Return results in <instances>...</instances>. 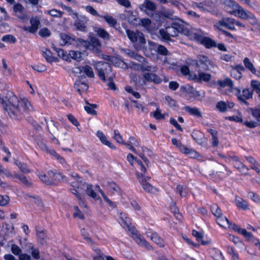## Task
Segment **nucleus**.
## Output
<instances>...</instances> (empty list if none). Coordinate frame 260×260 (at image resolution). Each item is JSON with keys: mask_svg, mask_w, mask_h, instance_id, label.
<instances>
[{"mask_svg": "<svg viewBox=\"0 0 260 260\" xmlns=\"http://www.w3.org/2000/svg\"><path fill=\"white\" fill-rule=\"evenodd\" d=\"M0 103L13 119H21L25 113L33 110L27 99H19L12 93L9 95V98L4 99L0 96Z\"/></svg>", "mask_w": 260, "mask_h": 260, "instance_id": "nucleus-1", "label": "nucleus"}, {"mask_svg": "<svg viewBox=\"0 0 260 260\" xmlns=\"http://www.w3.org/2000/svg\"><path fill=\"white\" fill-rule=\"evenodd\" d=\"M160 36L167 40H170L171 37H175L178 36L179 33H182L188 35L189 31L183 26L177 23H174L171 26H168L165 28L159 30Z\"/></svg>", "mask_w": 260, "mask_h": 260, "instance_id": "nucleus-2", "label": "nucleus"}, {"mask_svg": "<svg viewBox=\"0 0 260 260\" xmlns=\"http://www.w3.org/2000/svg\"><path fill=\"white\" fill-rule=\"evenodd\" d=\"M126 33L137 50H140L143 48L144 45L146 44V39L142 32L138 30L127 29Z\"/></svg>", "mask_w": 260, "mask_h": 260, "instance_id": "nucleus-3", "label": "nucleus"}, {"mask_svg": "<svg viewBox=\"0 0 260 260\" xmlns=\"http://www.w3.org/2000/svg\"><path fill=\"white\" fill-rule=\"evenodd\" d=\"M94 67L97 71L98 75L104 82L106 81V77H108L111 72V67L107 62L98 61L94 63Z\"/></svg>", "mask_w": 260, "mask_h": 260, "instance_id": "nucleus-4", "label": "nucleus"}, {"mask_svg": "<svg viewBox=\"0 0 260 260\" xmlns=\"http://www.w3.org/2000/svg\"><path fill=\"white\" fill-rule=\"evenodd\" d=\"M70 175L72 178L71 191L80 201L81 200L80 193L81 191L80 177L76 173H72Z\"/></svg>", "mask_w": 260, "mask_h": 260, "instance_id": "nucleus-5", "label": "nucleus"}, {"mask_svg": "<svg viewBox=\"0 0 260 260\" xmlns=\"http://www.w3.org/2000/svg\"><path fill=\"white\" fill-rule=\"evenodd\" d=\"M196 67L200 70L204 71H209L211 68H214V64L209 59V58L204 55H198L196 61Z\"/></svg>", "mask_w": 260, "mask_h": 260, "instance_id": "nucleus-6", "label": "nucleus"}, {"mask_svg": "<svg viewBox=\"0 0 260 260\" xmlns=\"http://www.w3.org/2000/svg\"><path fill=\"white\" fill-rule=\"evenodd\" d=\"M232 92L237 96L239 101L246 104H248L246 100L252 98L253 94L252 91L248 88L243 89L241 93L240 89L236 87L233 88Z\"/></svg>", "mask_w": 260, "mask_h": 260, "instance_id": "nucleus-7", "label": "nucleus"}, {"mask_svg": "<svg viewBox=\"0 0 260 260\" xmlns=\"http://www.w3.org/2000/svg\"><path fill=\"white\" fill-rule=\"evenodd\" d=\"M137 178L139 180L141 186L143 189L149 193H154L157 190L156 188L152 186L147 180H149L150 179V177H144L142 174L140 175V173H137Z\"/></svg>", "mask_w": 260, "mask_h": 260, "instance_id": "nucleus-8", "label": "nucleus"}, {"mask_svg": "<svg viewBox=\"0 0 260 260\" xmlns=\"http://www.w3.org/2000/svg\"><path fill=\"white\" fill-rule=\"evenodd\" d=\"M30 23L31 26H24L22 27V29L27 32L31 34L35 33L39 28L41 24L40 19L38 17H31L30 19Z\"/></svg>", "mask_w": 260, "mask_h": 260, "instance_id": "nucleus-9", "label": "nucleus"}, {"mask_svg": "<svg viewBox=\"0 0 260 260\" xmlns=\"http://www.w3.org/2000/svg\"><path fill=\"white\" fill-rule=\"evenodd\" d=\"M142 79L144 84H145L147 82H151L155 84H159L162 81L161 79L153 72L143 74Z\"/></svg>", "mask_w": 260, "mask_h": 260, "instance_id": "nucleus-10", "label": "nucleus"}, {"mask_svg": "<svg viewBox=\"0 0 260 260\" xmlns=\"http://www.w3.org/2000/svg\"><path fill=\"white\" fill-rule=\"evenodd\" d=\"M214 26L220 30H221V26H224L231 30H234L235 29V19L228 18L222 19L216 23Z\"/></svg>", "mask_w": 260, "mask_h": 260, "instance_id": "nucleus-11", "label": "nucleus"}, {"mask_svg": "<svg viewBox=\"0 0 260 260\" xmlns=\"http://www.w3.org/2000/svg\"><path fill=\"white\" fill-rule=\"evenodd\" d=\"M235 6L236 8V10L231 12L232 14L238 15V16L243 19H247L248 18H252L253 17V15L249 12L245 11L242 8L240 7L238 5L235 4Z\"/></svg>", "mask_w": 260, "mask_h": 260, "instance_id": "nucleus-12", "label": "nucleus"}, {"mask_svg": "<svg viewBox=\"0 0 260 260\" xmlns=\"http://www.w3.org/2000/svg\"><path fill=\"white\" fill-rule=\"evenodd\" d=\"M230 157V161H233L234 167L238 169L239 171L244 175H247L249 169L246 167L243 163H242L237 156L232 155Z\"/></svg>", "mask_w": 260, "mask_h": 260, "instance_id": "nucleus-13", "label": "nucleus"}, {"mask_svg": "<svg viewBox=\"0 0 260 260\" xmlns=\"http://www.w3.org/2000/svg\"><path fill=\"white\" fill-rule=\"evenodd\" d=\"M146 234L148 237H149L152 241H153L159 247H164L165 243L164 240L155 232H154L151 230H149L146 232Z\"/></svg>", "mask_w": 260, "mask_h": 260, "instance_id": "nucleus-14", "label": "nucleus"}, {"mask_svg": "<svg viewBox=\"0 0 260 260\" xmlns=\"http://www.w3.org/2000/svg\"><path fill=\"white\" fill-rule=\"evenodd\" d=\"M234 105L235 104L233 102L220 101L216 104V108L218 111L223 113L233 108Z\"/></svg>", "mask_w": 260, "mask_h": 260, "instance_id": "nucleus-15", "label": "nucleus"}, {"mask_svg": "<svg viewBox=\"0 0 260 260\" xmlns=\"http://www.w3.org/2000/svg\"><path fill=\"white\" fill-rule=\"evenodd\" d=\"M133 238L139 245L145 247L148 250H152V247L148 242L140 234L134 233Z\"/></svg>", "mask_w": 260, "mask_h": 260, "instance_id": "nucleus-16", "label": "nucleus"}, {"mask_svg": "<svg viewBox=\"0 0 260 260\" xmlns=\"http://www.w3.org/2000/svg\"><path fill=\"white\" fill-rule=\"evenodd\" d=\"M244 68L241 64H238L234 67H232L231 75L235 79L239 80L242 76V72L244 71Z\"/></svg>", "mask_w": 260, "mask_h": 260, "instance_id": "nucleus-17", "label": "nucleus"}, {"mask_svg": "<svg viewBox=\"0 0 260 260\" xmlns=\"http://www.w3.org/2000/svg\"><path fill=\"white\" fill-rule=\"evenodd\" d=\"M142 8H144V11L148 15H153V12L156 9L155 4L151 1L145 0L144 3L142 5Z\"/></svg>", "mask_w": 260, "mask_h": 260, "instance_id": "nucleus-18", "label": "nucleus"}, {"mask_svg": "<svg viewBox=\"0 0 260 260\" xmlns=\"http://www.w3.org/2000/svg\"><path fill=\"white\" fill-rule=\"evenodd\" d=\"M96 136L99 139L101 142L112 149H115V146L109 141L108 140L106 136L101 131H98L96 133Z\"/></svg>", "mask_w": 260, "mask_h": 260, "instance_id": "nucleus-19", "label": "nucleus"}, {"mask_svg": "<svg viewBox=\"0 0 260 260\" xmlns=\"http://www.w3.org/2000/svg\"><path fill=\"white\" fill-rule=\"evenodd\" d=\"M142 64H135V65L137 66L138 69L142 72L147 71L148 72H155L158 70V67L156 66H150L145 61Z\"/></svg>", "mask_w": 260, "mask_h": 260, "instance_id": "nucleus-20", "label": "nucleus"}, {"mask_svg": "<svg viewBox=\"0 0 260 260\" xmlns=\"http://www.w3.org/2000/svg\"><path fill=\"white\" fill-rule=\"evenodd\" d=\"M40 50L42 54L45 58L46 60L49 62L52 63L56 61L57 58L52 56V53L50 50L45 47H40Z\"/></svg>", "mask_w": 260, "mask_h": 260, "instance_id": "nucleus-21", "label": "nucleus"}, {"mask_svg": "<svg viewBox=\"0 0 260 260\" xmlns=\"http://www.w3.org/2000/svg\"><path fill=\"white\" fill-rule=\"evenodd\" d=\"M234 203L239 209L243 210H249L247 202L240 197L237 196Z\"/></svg>", "mask_w": 260, "mask_h": 260, "instance_id": "nucleus-22", "label": "nucleus"}, {"mask_svg": "<svg viewBox=\"0 0 260 260\" xmlns=\"http://www.w3.org/2000/svg\"><path fill=\"white\" fill-rule=\"evenodd\" d=\"M120 219L119 220V223L124 229H129L130 224H131V220L129 217H127V214L125 213H120Z\"/></svg>", "mask_w": 260, "mask_h": 260, "instance_id": "nucleus-23", "label": "nucleus"}, {"mask_svg": "<svg viewBox=\"0 0 260 260\" xmlns=\"http://www.w3.org/2000/svg\"><path fill=\"white\" fill-rule=\"evenodd\" d=\"M149 45L151 49L157 50V52L160 54L166 55L168 54V50L162 45L150 42H149Z\"/></svg>", "mask_w": 260, "mask_h": 260, "instance_id": "nucleus-24", "label": "nucleus"}, {"mask_svg": "<svg viewBox=\"0 0 260 260\" xmlns=\"http://www.w3.org/2000/svg\"><path fill=\"white\" fill-rule=\"evenodd\" d=\"M181 152L189 155L190 158H199V157H202V155L198 152L186 147L182 146Z\"/></svg>", "mask_w": 260, "mask_h": 260, "instance_id": "nucleus-25", "label": "nucleus"}, {"mask_svg": "<svg viewBox=\"0 0 260 260\" xmlns=\"http://www.w3.org/2000/svg\"><path fill=\"white\" fill-rule=\"evenodd\" d=\"M216 84L220 88H223L225 86H228L230 88L231 91L233 90V82L232 80L229 78H226L224 80H217L216 82Z\"/></svg>", "mask_w": 260, "mask_h": 260, "instance_id": "nucleus-26", "label": "nucleus"}, {"mask_svg": "<svg viewBox=\"0 0 260 260\" xmlns=\"http://www.w3.org/2000/svg\"><path fill=\"white\" fill-rule=\"evenodd\" d=\"M101 44L99 40L95 38H92L90 39V47L93 51L96 53H99L101 51Z\"/></svg>", "mask_w": 260, "mask_h": 260, "instance_id": "nucleus-27", "label": "nucleus"}, {"mask_svg": "<svg viewBox=\"0 0 260 260\" xmlns=\"http://www.w3.org/2000/svg\"><path fill=\"white\" fill-rule=\"evenodd\" d=\"M124 145L133 152H136L134 146H137L138 145V142L135 138L134 137H130L127 142L125 143V144Z\"/></svg>", "mask_w": 260, "mask_h": 260, "instance_id": "nucleus-28", "label": "nucleus"}, {"mask_svg": "<svg viewBox=\"0 0 260 260\" xmlns=\"http://www.w3.org/2000/svg\"><path fill=\"white\" fill-rule=\"evenodd\" d=\"M185 110L186 112H187L192 116H196L198 118H201L202 117L201 112L197 108H191L189 106H186L185 107Z\"/></svg>", "mask_w": 260, "mask_h": 260, "instance_id": "nucleus-29", "label": "nucleus"}, {"mask_svg": "<svg viewBox=\"0 0 260 260\" xmlns=\"http://www.w3.org/2000/svg\"><path fill=\"white\" fill-rule=\"evenodd\" d=\"M36 232L38 242L42 245H44L46 243L45 231L44 230L39 231L36 230Z\"/></svg>", "mask_w": 260, "mask_h": 260, "instance_id": "nucleus-30", "label": "nucleus"}, {"mask_svg": "<svg viewBox=\"0 0 260 260\" xmlns=\"http://www.w3.org/2000/svg\"><path fill=\"white\" fill-rule=\"evenodd\" d=\"M86 105L84 106V108L86 112L89 114L96 115L97 113L94 109L97 108V105L96 104H90L87 101H86Z\"/></svg>", "mask_w": 260, "mask_h": 260, "instance_id": "nucleus-31", "label": "nucleus"}, {"mask_svg": "<svg viewBox=\"0 0 260 260\" xmlns=\"http://www.w3.org/2000/svg\"><path fill=\"white\" fill-rule=\"evenodd\" d=\"M194 78L198 80L208 82L211 79V75L210 74L203 72H199L197 75H194Z\"/></svg>", "mask_w": 260, "mask_h": 260, "instance_id": "nucleus-32", "label": "nucleus"}, {"mask_svg": "<svg viewBox=\"0 0 260 260\" xmlns=\"http://www.w3.org/2000/svg\"><path fill=\"white\" fill-rule=\"evenodd\" d=\"M176 192L180 194L182 198L186 197L188 194V189L181 185H178L176 188Z\"/></svg>", "mask_w": 260, "mask_h": 260, "instance_id": "nucleus-33", "label": "nucleus"}, {"mask_svg": "<svg viewBox=\"0 0 260 260\" xmlns=\"http://www.w3.org/2000/svg\"><path fill=\"white\" fill-rule=\"evenodd\" d=\"M14 177L18 178L21 182L26 187H30L32 186V182L29 181L26 177L23 175L14 174Z\"/></svg>", "mask_w": 260, "mask_h": 260, "instance_id": "nucleus-34", "label": "nucleus"}, {"mask_svg": "<svg viewBox=\"0 0 260 260\" xmlns=\"http://www.w3.org/2000/svg\"><path fill=\"white\" fill-rule=\"evenodd\" d=\"M96 32L98 36H99L104 40L108 41L110 39V35L105 29L103 28H98L96 30Z\"/></svg>", "mask_w": 260, "mask_h": 260, "instance_id": "nucleus-35", "label": "nucleus"}, {"mask_svg": "<svg viewBox=\"0 0 260 260\" xmlns=\"http://www.w3.org/2000/svg\"><path fill=\"white\" fill-rule=\"evenodd\" d=\"M83 185H85L86 187V193L87 194L95 200H100V197L93 191L92 188V186L87 184H84Z\"/></svg>", "mask_w": 260, "mask_h": 260, "instance_id": "nucleus-36", "label": "nucleus"}, {"mask_svg": "<svg viewBox=\"0 0 260 260\" xmlns=\"http://www.w3.org/2000/svg\"><path fill=\"white\" fill-rule=\"evenodd\" d=\"M243 63L246 69L249 70L252 74H255L256 70L253 63L248 57H245L244 59Z\"/></svg>", "mask_w": 260, "mask_h": 260, "instance_id": "nucleus-37", "label": "nucleus"}, {"mask_svg": "<svg viewBox=\"0 0 260 260\" xmlns=\"http://www.w3.org/2000/svg\"><path fill=\"white\" fill-rule=\"evenodd\" d=\"M14 163L19 168L22 172L26 174L30 172V170L26 164L20 162L17 159H14Z\"/></svg>", "mask_w": 260, "mask_h": 260, "instance_id": "nucleus-38", "label": "nucleus"}, {"mask_svg": "<svg viewBox=\"0 0 260 260\" xmlns=\"http://www.w3.org/2000/svg\"><path fill=\"white\" fill-rule=\"evenodd\" d=\"M60 37L63 42L62 45H65L68 43L70 44H73L74 42H76L74 39L71 38L66 34H61Z\"/></svg>", "mask_w": 260, "mask_h": 260, "instance_id": "nucleus-39", "label": "nucleus"}, {"mask_svg": "<svg viewBox=\"0 0 260 260\" xmlns=\"http://www.w3.org/2000/svg\"><path fill=\"white\" fill-rule=\"evenodd\" d=\"M201 43L208 48L215 47L216 45V42L214 40L206 37L204 38Z\"/></svg>", "mask_w": 260, "mask_h": 260, "instance_id": "nucleus-40", "label": "nucleus"}, {"mask_svg": "<svg viewBox=\"0 0 260 260\" xmlns=\"http://www.w3.org/2000/svg\"><path fill=\"white\" fill-rule=\"evenodd\" d=\"M82 72L89 78H93L94 77V74L92 69L89 66L85 65L82 67Z\"/></svg>", "mask_w": 260, "mask_h": 260, "instance_id": "nucleus-41", "label": "nucleus"}, {"mask_svg": "<svg viewBox=\"0 0 260 260\" xmlns=\"http://www.w3.org/2000/svg\"><path fill=\"white\" fill-rule=\"evenodd\" d=\"M188 35H189V34ZM190 35V38L192 40H196L197 41L202 42L204 38V34L202 31L196 32L192 33Z\"/></svg>", "mask_w": 260, "mask_h": 260, "instance_id": "nucleus-42", "label": "nucleus"}, {"mask_svg": "<svg viewBox=\"0 0 260 260\" xmlns=\"http://www.w3.org/2000/svg\"><path fill=\"white\" fill-rule=\"evenodd\" d=\"M70 56L77 62H79L81 59V52L78 51L71 50L69 53Z\"/></svg>", "mask_w": 260, "mask_h": 260, "instance_id": "nucleus-43", "label": "nucleus"}, {"mask_svg": "<svg viewBox=\"0 0 260 260\" xmlns=\"http://www.w3.org/2000/svg\"><path fill=\"white\" fill-rule=\"evenodd\" d=\"M107 189L109 191L112 193L118 192L120 190L119 186L113 182L108 183L107 185Z\"/></svg>", "mask_w": 260, "mask_h": 260, "instance_id": "nucleus-44", "label": "nucleus"}, {"mask_svg": "<svg viewBox=\"0 0 260 260\" xmlns=\"http://www.w3.org/2000/svg\"><path fill=\"white\" fill-rule=\"evenodd\" d=\"M217 223L220 226L225 228L226 225H228V223H230V221L225 216L222 215V216L217 217Z\"/></svg>", "mask_w": 260, "mask_h": 260, "instance_id": "nucleus-45", "label": "nucleus"}, {"mask_svg": "<svg viewBox=\"0 0 260 260\" xmlns=\"http://www.w3.org/2000/svg\"><path fill=\"white\" fill-rule=\"evenodd\" d=\"M211 210L212 214L216 217L222 216L221 211L217 204H213L211 206Z\"/></svg>", "mask_w": 260, "mask_h": 260, "instance_id": "nucleus-46", "label": "nucleus"}, {"mask_svg": "<svg viewBox=\"0 0 260 260\" xmlns=\"http://www.w3.org/2000/svg\"><path fill=\"white\" fill-rule=\"evenodd\" d=\"M96 188H97V190L99 191L105 201L106 202L110 207L114 208L115 207V204L108 198V197L104 193V191L101 189L100 186H96Z\"/></svg>", "mask_w": 260, "mask_h": 260, "instance_id": "nucleus-47", "label": "nucleus"}, {"mask_svg": "<svg viewBox=\"0 0 260 260\" xmlns=\"http://www.w3.org/2000/svg\"><path fill=\"white\" fill-rule=\"evenodd\" d=\"M136 167L138 168V169L141 170V172H137L136 174L137 173H140V175L142 174V175L144 177V174L146 172L147 169L145 167V166L143 164L142 162L140 160H136Z\"/></svg>", "mask_w": 260, "mask_h": 260, "instance_id": "nucleus-48", "label": "nucleus"}, {"mask_svg": "<svg viewBox=\"0 0 260 260\" xmlns=\"http://www.w3.org/2000/svg\"><path fill=\"white\" fill-rule=\"evenodd\" d=\"M104 18L105 21L108 23V24L112 27H114L117 24V20L116 19L113 18L112 16L110 15H105L102 16Z\"/></svg>", "mask_w": 260, "mask_h": 260, "instance_id": "nucleus-49", "label": "nucleus"}, {"mask_svg": "<svg viewBox=\"0 0 260 260\" xmlns=\"http://www.w3.org/2000/svg\"><path fill=\"white\" fill-rule=\"evenodd\" d=\"M250 84L253 90L258 94L260 97V82L257 80H252Z\"/></svg>", "mask_w": 260, "mask_h": 260, "instance_id": "nucleus-50", "label": "nucleus"}, {"mask_svg": "<svg viewBox=\"0 0 260 260\" xmlns=\"http://www.w3.org/2000/svg\"><path fill=\"white\" fill-rule=\"evenodd\" d=\"M28 246L30 250V252L31 253L32 257L35 259H38L40 258V252L38 249L35 248L33 244L31 243L29 244Z\"/></svg>", "mask_w": 260, "mask_h": 260, "instance_id": "nucleus-51", "label": "nucleus"}, {"mask_svg": "<svg viewBox=\"0 0 260 260\" xmlns=\"http://www.w3.org/2000/svg\"><path fill=\"white\" fill-rule=\"evenodd\" d=\"M38 175L39 178L46 184L51 185L52 184V181L48 179L44 172H40L38 173Z\"/></svg>", "mask_w": 260, "mask_h": 260, "instance_id": "nucleus-52", "label": "nucleus"}, {"mask_svg": "<svg viewBox=\"0 0 260 260\" xmlns=\"http://www.w3.org/2000/svg\"><path fill=\"white\" fill-rule=\"evenodd\" d=\"M151 116H153L156 119L160 120L165 118V115L161 113L159 109L157 108L156 110L150 113Z\"/></svg>", "mask_w": 260, "mask_h": 260, "instance_id": "nucleus-53", "label": "nucleus"}, {"mask_svg": "<svg viewBox=\"0 0 260 260\" xmlns=\"http://www.w3.org/2000/svg\"><path fill=\"white\" fill-rule=\"evenodd\" d=\"M114 139L119 143L125 144V142L123 141L122 137L117 129L114 131Z\"/></svg>", "mask_w": 260, "mask_h": 260, "instance_id": "nucleus-54", "label": "nucleus"}, {"mask_svg": "<svg viewBox=\"0 0 260 260\" xmlns=\"http://www.w3.org/2000/svg\"><path fill=\"white\" fill-rule=\"evenodd\" d=\"M0 173L4 174L7 177H14V174L13 175L7 169L5 168L1 164Z\"/></svg>", "mask_w": 260, "mask_h": 260, "instance_id": "nucleus-55", "label": "nucleus"}, {"mask_svg": "<svg viewBox=\"0 0 260 260\" xmlns=\"http://www.w3.org/2000/svg\"><path fill=\"white\" fill-rule=\"evenodd\" d=\"M2 40L5 42L10 43H14L16 41V38L12 35H7L4 36Z\"/></svg>", "mask_w": 260, "mask_h": 260, "instance_id": "nucleus-56", "label": "nucleus"}, {"mask_svg": "<svg viewBox=\"0 0 260 260\" xmlns=\"http://www.w3.org/2000/svg\"><path fill=\"white\" fill-rule=\"evenodd\" d=\"M73 74L77 77V79H80L81 73V68L80 65L75 64V67L72 69Z\"/></svg>", "mask_w": 260, "mask_h": 260, "instance_id": "nucleus-57", "label": "nucleus"}, {"mask_svg": "<svg viewBox=\"0 0 260 260\" xmlns=\"http://www.w3.org/2000/svg\"><path fill=\"white\" fill-rule=\"evenodd\" d=\"M39 35L43 38L48 37L51 35V31L47 28L44 27L39 30Z\"/></svg>", "mask_w": 260, "mask_h": 260, "instance_id": "nucleus-58", "label": "nucleus"}, {"mask_svg": "<svg viewBox=\"0 0 260 260\" xmlns=\"http://www.w3.org/2000/svg\"><path fill=\"white\" fill-rule=\"evenodd\" d=\"M112 61L114 63L115 66L117 67L124 68L126 66L122 60L116 57H112Z\"/></svg>", "mask_w": 260, "mask_h": 260, "instance_id": "nucleus-59", "label": "nucleus"}, {"mask_svg": "<svg viewBox=\"0 0 260 260\" xmlns=\"http://www.w3.org/2000/svg\"><path fill=\"white\" fill-rule=\"evenodd\" d=\"M47 13L51 16L56 17H61L63 14L62 12L56 9H52L49 11H47Z\"/></svg>", "mask_w": 260, "mask_h": 260, "instance_id": "nucleus-60", "label": "nucleus"}, {"mask_svg": "<svg viewBox=\"0 0 260 260\" xmlns=\"http://www.w3.org/2000/svg\"><path fill=\"white\" fill-rule=\"evenodd\" d=\"M9 197L7 195H0V206H6L9 202Z\"/></svg>", "mask_w": 260, "mask_h": 260, "instance_id": "nucleus-61", "label": "nucleus"}, {"mask_svg": "<svg viewBox=\"0 0 260 260\" xmlns=\"http://www.w3.org/2000/svg\"><path fill=\"white\" fill-rule=\"evenodd\" d=\"M73 216L74 218L81 219V212L77 206H75L73 208Z\"/></svg>", "mask_w": 260, "mask_h": 260, "instance_id": "nucleus-62", "label": "nucleus"}, {"mask_svg": "<svg viewBox=\"0 0 260 260\" xmlns=\"http://www.w3.org/2000/svg\"><path fill=\"white\" fill-rule=\"evenodd\" d=\"M31 68L35 71L39 72H44L46 70V67L43 64H39L37 65L31 66Z\"/></svg>", "mask_w": 260, "mask_h": 260, "instance_id": "nucleus-63", "label": "nucleus"}, {"mask_svg": "<svg viewBox=\"0 0 260 260\" xmlns=\"http://www.w3.org/2000/svg\"><path fill=\"white\" fill-rule=\"evenodd\" d=\"M252 115L257 120H260V109L259 108H251Z\"/></svg>", "mask_w": 260, "mask_h": 260, "instance_id": "nucleus-64", "label": "nucleus"}]
</instances>
